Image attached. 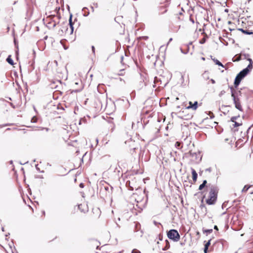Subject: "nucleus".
<instances>
[{
    "mask_svg": "<svg viewBox=\"0 0 253 253\" xmlns=\"http://www.w3.org/2000/svg\"><path fill=\"white\" fill-rule=\"evenodd\" d=\"M128 145L130 147V149H133V150L136 149V146L135 145V141H132V140H130L128 141Z\"/></svg>",
    "mask_w": 253,
    "mask_h": 253,
    "instance_id": "dca6fc26",
    "label": "nucleus"
},
{
    "mask_svg": "<svg viewBox=\"0 0 253 253\" xmlns=\"http://www.w3.org/2000/svg\"><path fill=\"white\" fill-rule=\"evenodd\" d=\"M1 127H2V126H0V128H1Z\"/></svg>",
    "mask_w": 253,
    "mask_h": 253,
    "instance_id": "c03bdc74",
    "label": "nucleus"
},
{
    "mask_svg": "<svg viewBox=\"0 0 253 253\" xmlns=\"http://www.w3.org/2000/svg\"><path fill=\"white\" fill-rule=\"evenodd\" d=\"M196 236L198 237V239H199L201 237V234L199 231L196 232Z\"/></svg>",
    "mask_w": 253,
    "mask_h": 253,
    "instance_id": "c85d7f7f",
    "label": "nucleus"
},
{
    "mask_svg": "<svg viewBox=\"0 0 253 253\" xmlns=\"http://www.w3.org/2000/svg\"><path fill=\"white\" fill-rule=\"evenodd\" d=\"M211 244V240H209L208 242H207L205 245V248H204V252L205 253H207V251L208 249V248L209 246Z\"/></svg>",
    "mask_w": 253,
    "mask_h": 253,
    "instance_id": "aec40b11",
    "label": "nucleus"
},
{
    "mask_svg": "<svg viewBox=\"0 0 253 253\" xmlns=\"http://www.w3.org/2000/svg\"><path fill=\"white\" fill-rule=\"evenodd\" d=\"M207 180H204L203 183L199 186V189L200 190H202L206 186V184H207Z\"/></svg>",
    "mask_w": 253,
    "mask_h": 253,
    "instance_id": "5701e85b",
    "label": "nucleus"
},
{
    "mask_svg": "<svg viewBox=\"0 0 253 253\" xmlns=\"http://www.w3.org/2000/svg\"><path fill=\"white\" fill-rule=\"evenodd\" d=\"M212 229H203V231L204 233L210 234L212 232Z\"/></svg>",
    "mask_w": 253,
    "mask_h": 253,
    "instance_id": "393cba45",
    "label": "nucleus"
},
{
    "mask_svg": "<svg viewBox=\"0 0 253 253\" xmlns=\"http://www.w3.org/2000/svg\"><path fill=\"white\" fill-rule=\"evenodd\" d=\"M214 229L215 230H217V231H218V227H217V226L216 225H214Z\"/></svg>",
    "mask_w": 253,
    "mask_h": 253,
    "instance_id": "e433bc0d",
    "label": "nucleus"
},
{
    "mask_svg": "<svg viewBox=\"0 0 253 253\" xmlns=\"http://www.w3.org/2000/svg\"><path fill=\"white\" fill-rule=\"evenodd\" d=\"M244 127H245V128H244V129H245V130H246L247 131H249V130L250 129V127H247V126H245H245H244Z\"/></svg>",
    "mask_w": 253,
    "mask_h": 253,
    "instance_id": "473e14b6",
    "label": "nucleus"
},
{
    "mask_svg": "<svg viewBox=\"0 0 253 253\" xmlns=\"http://www.w3.org/2000/svg\"><path fill=\"white\" fill-rule=\"evenodd\" d=\"M168 238L174 242H177L180 240V235L178 231L175 229H171L167 233Z\"/></svg>",
    "mask_w": 253,
    "mask_h": 253,
    "instance_id": "39448f33",
    "label": "nucleus"
},
{
    "mask_svg": "<svg viewBox=\"0 0 253 253\" xmlns=\"http://www.w3.org/2000/svg\"><path fill=\"white\" fill-rule=\"evenodd\" d=\"M250 187H251V186H250V185H245L242 189V192H246Z\"/></svg>",
    "mask_w": 253,
    "mask_h": 253,
    "instance_id": "b1692460",
    "label": "nucleus"
},
{
    "mask_svg": "<svg viewBox=\"0 0 253 253\" xmlns=\"http://www.w3.org/2000/svg\"><path fill=\"white\" fill-rule=\"evenodd\" d=\"M80 187L81 188H83L84 187V184L83 183H80Z\"/></svg>",
    "mask_w": 253,
    "mask_h": 253,
    "instance_id": "f704fd0d",
    "label": "nucleus"
},
{
    "mask_svg": "<svg viewBox=\"0 0 253 253\" xmlns=\"http://www.w3.org/2000/svg\"><path fill=\"white\" fill-rule=\"evenodd\" d=\"M51 6L56 13H58L60 8L62 6V0H52Z\"/></svg>",
    "mask_w": 253,
    "mask_h": 253,
    "instance_id": "0eeeda50",
    "label": "nucleus"
},
{
    "mask_svg": "<svg viewBox=\"0 0 253 253\" xmlns=\"http://www.w3.org/2000/svg\"><path fill=\"white\" fill-rule=\"evenodd\" d=\"M72 15H71L69 19V26H70V32L71 34L73 33L74 31V25H75V22L72 21ZM75 21H77V20L75 19Z\"/></svg>",
    "mask_w": 253,
    "mask_h": 253,
    "instance_id": "f8f14e48",
    "label": "nucleus"
},
{
    "mask_svg": "<svg viewBox=\"0 0 253 253\" xmlns=\"http://www.w3.org/2000/svg\"><path fill=\"white\" fill-rule=\"evenodd\" d=\"M79 210L82 212H86L88 210L87 205L84 202L78 205Z\"/></svg>",
    "mask_w": 253,
    "mask_h": 253,
    "instance_id": "6e6552de",
    "label": "nucleus"
},
{
    "mask_svg": "<svg viewBox=\"0 0 253 253\" xmlns=\"http://www.w3.org/2000/svg\"><path fill=\"white\" fill-rule=\"evenodd\" d=\"M239 118V117H233L231 118V121L233 123H234V124H233V126L234 127H238L240 126H242L243 125V124L242 123H239V122L236 121V120Z\"/></svg>",
    "mask_w": 253,
    "mask_h": 253,
    "instance_id": "9b49d317",
    "label": "nucleus"
},
{
    "mask_svg": "<svg viewBox=\"0 0 253 253\" xmlns=\"http://www.w3.org/2000/svg\"><path fill=\"white\" fill-rule=\"evenodd\" d=\"M242 57L243 59H247V60L249 61V59H250L249 57V54H243L242 55Z\"/></svg>",
    "mask_w": 253,
    "mask_h": 253,
    "instance_id": "bb28decb",
    "label": "nucleus"
},
{
    "mask_svg": "<svg viewBox=\"0 0 253 253\" xmlns=\"http://www.w3.org/2000/svg\"><path fill=\"white\" fill-rule=\"evenodd\" d=\"M202 34L204 35V37L199 42L201 43V44H203L206 41V39H207V35L205 34V33L203 31L202 33Z\"/></svg>",
    "mask_w": 253,
    "mask_h": 253,
    "instance_id": "6ab92c4d",
    "label": "nucleus"
},
{
    "mask_svg": "<svg viewBox=\"0 0 253 253\" xmlns=\"http://www.w3.org/2000/svg\"><path fill=\"white\" fill-rule=\"evenodd\" d=\"M218 189L215 186H211L210 187L208 197L206 200V203L208 205H213L216 201Z\"/></svg>",
    "mask_w": 253,
    "mask_h": 253,
    "instance_id": "f257e3e1",
    "label": "nucleus"
},
{
    "mask_svg": "<svg viewBox=\"0 0 253 253\" xmlns=\"http://www.w3.org/2000/svg\"><path fill=\"white\" fill-rule=\"evenodd\" d=\"M109 246L108 245H105L101 247V249L103 253H110L111 252H107V250L109 248Z\"/></svg>",
    "mask_w": 253,
    "mask_h": 253,
    "instance_id": "a211bd4d",
    "label": "nucleus"
},
{
    "mask_svg": "<svg viewBox=\"0 0 253 253\" xmlns=\"http://www.w3.org/2000/svg\"><path fill=\"white\" fill-rule=\"evenodd\" d=\"M211 82L212 84H215V81L214 80H213V79L211 80Z\"/></svg>",
    "mask_w": 253,
    "mask_h": 253,
    "instance_id": "4c0bfd02",
    "label": "nucleus"
},
{
    "mask_svg": "<svg viewBox=\"0 0 253 253\" xmlns=\"http://www.w3.org/2000/svg\"><path fill=\"white\" fill-rule=\"evenodd\" d=\"M248 60L250 63L248 67L238 74L242 78H244L253 68V62L252 60L251 59H249Z\"/></svg>",
    "mask_w": 253,
    "mask_h": 253,
    "instance_id": "423d86ee",
    "label": "nucleus"
},
{
    "mask_svg": "<svg viewBox=\"0 0 253 253\" xmlns=\"http://www.w3.org/2000/svg\"><path fill=\"white\" fill-rule=\"evenodd\" d=\"M243 78H241V76H240L238 74L237 75L235 79V81H234V86L235 87H237L239 84H240L241 80L243 79Z\"/></svg>",
    "mask_w": 253,
    "mask_h": 253,
    "instance_id": "ddd939ff",
    "label": "nucleus"
},
{
    "mask_svg": "<svg viewBox=\"0 0 253 253\" xmlns=\"http://www.w3.org/2000/svg\"><path fill=\"white\" fill-rule=\"evenodd\" d=\"M148 37H139V39H144L145 40H146L148 39Z\"/></svg>",
    "mask_w": 253,
    "mask_h": 253,
    "instance_id": "2f4dec72",
    "label": "nucleus"
},
{
    "mask_svg": "<svg viewBox=\"0 0 253 253\" xmlns=\"http://www.w3.org/2000/svg\"><path fill=\"white\" fill-rule=\"evenodd\" d=\"M42 214L43 216H44V214H45L44 211H42Z\"/></svg>",
    "mask_w": 253,
    "mask_h": 253,
    "instance_id": "a19ab883",
    "label": "nucleus"
},
{
    "mask_svg": "<svg viewBox=\"0 0 253 253\" xmlns=\"http://www.w3.org/2000/svg\"><path fill=\"white\" fill-rule=\"evenodd\" d=\"M192 178L194 181V183L196 182L197 181L198 174L194 169H192Z\"/></svg>",
    "mask_w": 253,
    "mask_h": 253,
    "instance_id": "2eb2a0df",
    "label": "nucleus"
},
{
    "mask_svg": "<svg viewBox=\"0 0 253 253\" xmlns=\"http://www.w3.org/2000/svg\"><path fill=\"white\" fill-rule=\"evenodd\" d=\"M69 135H68V136H66V138H64V139L65 140H66H66H68V139H69Z\"/></svg>",
    "mask_w": 253,
    "mask_h": 253,
    "instance_id": "58836bf2",
    "label": "nucleus"
},
{
    "mask_svg": "<svg viewBox=\"0 0 253 253\" xmlns=\"http://www.w3.org/2000/svg\"><path fill=\"white\" fill-rule=\"evenodd\" d=\"M7 62L11 65H14L13 61L12 60L11 55H9L6 59Z\"/></svg>",
    "mask_w": 253,
    "mask_h": 253,
    "instance_id": "4be33fe9",
    "label": "nucleus"
},
{
    "mask_svg": "<svg viewBox=\"0 0 253 253\" xmlns=\"http://www.w3.org/2000/svg\"><path fill=\"white\" fill-rule=\"evenodd\" d=\"M55 17V15H50L45 19H43V21L46 26L49 29H53L56 25V22L53 19Z\"/></svg>",
    "mask_w": 253,
    "mask_h": 253,
    "instance_id": "7ed1b4c3",
    "label": "nucleus"
},
{
    "mask_svg": "<svg viewBox=\"0 0 253 253\" xmlns=\"http://www.w3.org/2000/svg\"><path fill=\"white\" fill-rule=\"evenodd\" d=\"M231 91V96L234 101L235 107L240 111H242V106L240 101V96L241 95L240 91H237L233 87L230 88Z\"/></svg>",
    "mask_w": 253,
    "mask_h": 253,
    "instance_id": "f03ea898",
    "label": "nucleus"
},
{
    "mask_svg": "<svg viewBox=\"0 0 253 253\" xmlns=\"http://www.w3.org/2000/svg\"><path fill=\"white\" fill-rule=\"evenodd\" d=\"M190 20H191V21L192 22V23H194V20L193 19V18L191 17L190 18Z\"/></svg>",
    "mask_w": 253,
    "mask_h": 253,
    "instance_id": "c9c22d12",
    "label": "nucleus"
},
{
    "mask_svg": "<svg viewBox=\"0 0 253 253\" xmlns=\"http://www.w3.org/2000/svg\"><path fill=\"white\" fill-rule=\"evenodd\" d=\"M181 145V143L180 142H178V141H177L176 142L175 144V146L176 148H179V147Z\"/></svg>",
    "mask_w": 253,
    "mask_h": 253,
    "instance_id": "cd10ccee",
    "label": "nucleus"
},
{
    "mask_svg": "<svg viewBox=\"0 0 253 253\" xmlns=\"http://www.w3.org/2000/svg\"><path fill=\"white\" fill-rule=\"evenodd\" d=\"M214 62L215 63V64L216 65H218L219 66H222V67H224V66L223 65V64L219 61H218V60L215 59V60H214Z\"/></svg>",
    "mask_w": 253,
    "mask_h": 253,
    "instance_id": "a878e982",
    "label": "nucleus"
},
{
    "mask_svg": "<svg viewBox=\"0 0 253 253\" xmlns=\"http://www.w3.org/2000/svg\"><path fill=\"white\" fill-rule=\"evenodd\" d=\"M101 211L99 209L96 208L92 209V217L96 218H98L101 215Z\"/></svg>",
    "mask_w": 253,
    "mask_h": 253,
    "instance_id": "9d476101",
    "label": "nucleus"
},
{
    "mask_svg": "<svg viewBox=\"0 0 253 253\" xmlns=\"http://www.w3.org/2000/svg\"><path fill=\"white\" fill-rule=\"evenodd\" d=\"M243 78H241V76H240L238 74L237 75L235 79V81H234V86L235 87H237L239 84H240L241 80L243 79Z\"/></svg>",
    "mask_w": 253,
    "mask_h": 253,
    "instance_id": "4468645a",
    "label": "nucleus"
},
{
    "mask_svg": "<svg viewBox=\"0 0 253 253\" xmlns=\"http://www.w3.org/2000/svg\"><path fill=\"white\" fill-rule=\"evenodd\" d=\"M234 59L233 60V61L234 62H235V61H239V60H241L243 59V58L242 57V55H236L234 57Z\"/></svg>",
    "mask_w": 253,
    "mask_h": 253,
    "instance_id": "412c9836",
    "label": "nucleus"
},
{
    "mask_svg": "<svg viewBox=\"0 0 253 253\" xmlns=\"http://www.w3.org/2000/svg\"><path fill=\"white\" fill-rule=\"evenodd\" d=\"M178 114V117L183 120H188L193 117V114L187 108L182 109Z\"/></svg>",
    "mask_w": 253,
    "mask_h": 253,
    "instance_id": "20e7f679",
    "label": "nucleus"
},
{
    "mask_svg": "<svg viewBox=\"0 0 253 253\" xmlns=\"http://www.w3.org/2000/svg\"><path fill=\"white\" fill-rule=\"evenodd\" d=\"M198 107V103L197 101H195L193 103L192 101L189 102V106L186 107L188 110L192 109L193 111H196Z\"/></svg>",
    "mask_w": 253,
    "mask_h": 253,
    "instance_id": "1a4fd4ad",
    "label": "nucleus"
},
{
    "mask_svg": "<svg viewBox=\"0 0 253 253\" xmlns=\"http://www.w3.org/2000/svg\"><path fill=\"white\" fill-rule=\"evenodd\" d=\"M74 180H75V182H76V181H77V178H76V177H75V178Z\"/></svg>",
    "mask_w": 253,
    "mask_h": 253,
    "instance_id": "79ce46f5",
    "label": "nucleus"
},
{
    "mask_svg": "<svg viewBox=\"0 0 253 253\" xmlns=\"http://www.w3.org/2000/svg\"><path fill=\"white\" fill-rule=\"evenodd\" d=\"M123 71H121V73L119 74L120 75H123L124 74L123 73Z\"/></svg>",
    "mask_w": 253,
    "mask_h": 253,
    "instance_id": "ea45409f",
    "label": "nucleus"
},
{
    "mask_svg": "<svg viewBox=\"0 0 253 253\" xmlns=\"http://www.w3.org/2000/svg\"><path fill=\"white\" fill-rule=\"evenodd\" d=\"M239 31H241L243 33L247 34V35H251L253 34V32H252L251 30L249 29H239Z\"/></svg>",
    "mask_w": 253,
    "mask_h": 253,
    "instance_id": "f3484780",
    "label": "nucleus"
},
{
    "mask_svg": "<svg viewBox=\"0 0 253 253\" xmlns=\"http://www.w3.org/2000/svg\"><path fill=\"white\" fill-rule=\"evenodd\" d=\"M132 253H140V252L136 249L133 250L132 251Z\"/></svg>",
    "mask_w": 253,
    "mask_h": 253,
    "instance_id": "c756f323",
    "label": "nucleus"
},
{
    "mask_svg": "<svg viewBox=\"0 0 253 253\" xmlns=\"http://www.w3.org/2000/svg\"><path fill=\"white\" fill-rule=\"evenodd\" d=\"M92 52L94 53H95V47L94 46H92Z\"/></svg>",
    "mask_w": 253,
    "mask_h": 253,
    "instance_id": "72a5a7b5",
    "label": "nucleus"
},
{
    "mask_svg": "<svg viewBox=\"0 0 253 253\" xmlns=\"http://www.w3.org/2000/svg\"><path fill=\"white\" fill-rule=\"evenodd\" d=\"M199 31L201 32V31H202V29H199Z\"/></svg>",
    "mask_w": 253,
    "mask_h": 253,
    "instance_id": "37998d69",
    "label": "nucleus"
},
{
    "mask_svg": "<svg viewBox=\"0 0 253 253\" xmlns=\"http://www.w3.org/2000/svg\"><path fill=\"white\" fill-rule=\"evenodd\" d=\"M53 84H54V83H53V84H50V87H51V88H57V85L54 86V85H53Z\"/></svg>",
    "mask_w": 253,
    "mask_h": 253,
    "instance_id": "7c9ffc66",
    "label": "nucleus"
}]
</instances>
